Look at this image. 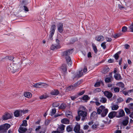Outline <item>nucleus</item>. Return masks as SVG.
<instances>
[{"label": "nucleus", "instance_id": "obj_1", "mask_svg": "<svg viewBox=\"0 0 133 133\" xmlns=\"http://www.w3.org/2000/svg\"><path fill=\"white\" fill-rule=\"evenodd\" d=\"M74 49H70L62 52V55L65 57L67 64L69 66H71L72 62L69 55L72 53L74 51Z\"/></svg>", "mask_w": 133, "mask_h": 133}, {"label": "nucleus", "instance_id": "obj_2", "mask_svg": "<svg viewBox=\"0 0 133 133\" xmlns=\"http://www.w3.org/2000/svg\"><path fill=\"white\" fill-rule=\"evenodd\" d=\"M97 113L98 114H101V116L102 117H104L106 116L108 112V110L107 109L105 108L104 106L101 105L97 109Z\"/></svg>", "mask_w": 133, "mask_h": 133}, {"label": "nucleus", "instance_id": "obj_3", "mask_svg": "<svg viewBox=\"0 0 133 133\" xmlns=\"http://www.w3.org/2000/svg\"><path fill=\"white\" fill-rule=\"evenodd\" d=\"M10 127L9 124L6 123L0 126V133L6 132L8 129Z\"/></svg>", "mask_w": 133, "mask_h": 133}, {"label": "nucleus", "instance_id": "obj_4", "mask_svg": "<svg viewBox=\"0 0 133 133\" xmlns=\"http://www.w3.org/2000/svg\"><path fill=\"white\" fill-rule=\"evenodd\" d=\"M28 4L26 0H22V3L19 5V7L20 8H23V10L26 12H28L29 10L28 7L25 5Z\"/></svg>", "mask_w": 133, "mask_h": 133}, {"label": "nucleus", "instance_id": "obj_5", "mask_svg": "<svg viewBox=\"0 0 133 133\" xmlns=\"http://www.w3.org/2000/svg\"><path fill=\"white\" fill-rule=\"evenodd\" d=\"M78 114L82 117L81 120L84 121L87 119V112L82 110H79L78 112Z\"/></svg>", "mask_w": 133, "mask_h": 133}, {"label": "nucleus", "instance_id": "obj_6", "mask_svg": "<svg viewBox=\"0 0 133 133\" xmlns=\"http://www.w3.org/2000/svg\"><path fill=\"white\" fill-rule=\"evenodd\" d=\"M21 64L22 63H17L15 64L12 63V65L10 66L14 68V69L15 70V72L18 69L21 67Z\"/></svg>", "mask_w": 133, "mask_h": 133}, {"label": "nucleus", "instance_id": "obj_7", "mask_svg": "<svg viewBox=\"0 0 133 133\" xmlns=\"http://www.w3.org/2000/svg\"><path fill=\"white\" fill-rule=\"evenodd\" d=\"M63 24L62 23H59L57 25L58 30L60 33H62L63 32Z\"/></svg>", "mask_w": 133, "mask_h": 133}, {"label": "nucleus", "instance_id": "obj_8", "mask_svg": "<svg viewBox=\"0 0 133 133\" xmlns=\"http://www.w3.org/2000/svg\"><path fill=\"white\" fill-rule=\"evenodd\" d=\"M83 74L82 72V71H79L77 72L76 75H74L72 77L73 79H74L75 78H78L81 77L83 75Z\"/></svg>", "mask_w": 133, "mask_h": 133}, {"label": "nucleus", "instance_id": "obj_9", "mask_svg": "<svg viewBox=\"0 0 133 133\" xmlns=\"http://www.w3.org/2000/svg\"><path fill=\"white\" fill-rule=\"evenodd\" d=\"M61 68L62 71L64 72V76H65L67 70L66 65L65 64H63L61 66Z\"/></svg>", "mask_w": 133, "mask_h": 133}, {"label": "nucleus", "instance_id": "obj_10", "mask_svg": "<svg viewBox=\"0 0 133 133\" xmlns=\"http://www.w3.org/2000/svg\"><path fill=\"white\" fill-rule=\"evenodd\" d=\"M11 117L10 114L9 113H6L2 116V119L4 120H6L8 119H10Z\"/></svg>", "mask_w": 133, "mask_h": 133}, {"label": "nucleus", "instance_id": "obj_11", "mask_svg": "<svg viewBox=\"0 0 133 133\" xmlns=\"http://www.w3.org/2000/svg\"><path fill=\"white\" fill-rule=\"evenodd\" d=\"M61 46L60 45H57L56 44H52L51 46L50 49L51 50H56L60 48Z\"/></svg>", "mask_w": 133, "mask_h": 133}, {"label": "nucleus", "instance_id": "obj_12", "mask_svg": "<svg viewBox=\"0 0 133 133\" xmlns=\"http://www.w3.org/2000/svg\"><path fill=\"white\" fill-rule=\"evenodd\" d=\"M104 95L107 97L108 98H111L113 94L111 92L108 91H105L104 92Z\"/></svg>", "mask_w": 133, "mask_h": 133}, {"label": "nucleus", "instance_id": "obj_13", "mask_svg": "<svg viewBox=\"0 0 133 133\" xmlns=\"http://www.w3.org/2000/svg\"><path fill=\"white\" fill-rule=\"evenodd\" d=\"M125 112L122 110H120L118 112V115L116 116V117L119 118L122 117L125 115Z\"/></svg>", "mask_w": 133, "mask_h": 133}, {"label": "nucleus", "instance_id": "obj_14", "mask_svg": "<svg viewBox=\"0 0 133 133\" xmlns=\"http://www.w3.org/2000/svg\"><path fill=\"white\" fill-rule=\"evenodd\" d=\"M27 130L26 128L21 126L18 129V131L20 133H24Z\"/></svg>", "mask_w": 133, "mask_h": 133}, {"label": "nucleus", "instance_id": "obj_15", "mask_svg": "<svg viewBox=\"0 0 133 133\" xmlns=\"http://www.w3.org/2000/svg\"><path fill=\"white\" fill-rule=\"evenodd\" d=\"M117 112L113 111L109 113L108 115L109 117L110 118H112L114 117L116 115Z\"/></svg>", "mask_w": 133, "mask_h": 133}, {"label": "nucleus", "instance_id": "obj_16", "mask_svg": "<svg viewBox=\"0 0 133 133\" xmlns=\"http://www.w3.org/2000/svg\"><path fill=\"white\" fill-rule=\"evenodd\" d=\"M22 111L21 110H16L14 112V115L16 117H18L19 115L21 116Z\"/></svg>", "mask_w": 133, "mask_h": 133}, {"label": "nucleus", "instance_id": "obj_17", "mask_svg": "<svg viewBox=\"0 0 133 133\" xmlns=\"http://www.w3.org/2000/svg\"><path fill=\"white\" fill-rule=\"evenodd\" d=\"M114 77L117 80H121L122 79L120 74L118 73H117L115 74Z\"/></svg>", "mask_w": 133, "mask_h": 133}, {"label": "nucleus", "instance_id": "obj_18", "mask_svg": "<svg viewBox=\"0 0 133 133\" xmlns=\"http://www.w3.org/2000/svg\"><path fill=\"white\" fill-rule=\"evenodd\" d=\"M12 65V64H11L9 65H8L7 67L8 70L9 71H11L13 73L15 72V70L14 69V68L11 67V65Z\"/></svg>", "mask_w": 133, "mask_h": 133}, {"label": "nucleus", "instance_id": "obj_19", "mask_svg": "<svg viewBox=\"0 0 133 133\" xmlns=\"http://www.w3.org/2000/svg\"><path fill=\"white\" fill-rule=\"evenodd\" d=\"M104 39V37L102 36H99L96 37L95 39L97 41L101 42L103 41Z\"/></svg>", "mask_w": 133, "mask_h": 133}, {"label": "nucleus", "instance_id": "obj_20", "mask_svg": "<svg viewBox=\"0 0 133 133\" xmlns=\"http://www.w3.org/2000/svg\"><path fill=\"white\" fill-rule=\"evenodd\" d=\"M125 119L123 120L122 122L123 124L125 126L127 125L128 124L129 118L128 117H125Z\"/></svg>", "mask_w": 133, "mask_h": 133}, {"label": "nucleus", "instance_id": "obj_21", "mask_svg": "<svg viewBox=\"0 0 133 133\" xmlns=\"http://www.w3.org/2000/svg\"><path fill=\"white\" fill-rule=\"evenodd\" d=\"M80 125L79 124H77L76 125L74 129V130L75 132L78 131L80 130Z\"/></svg>", "mask_w": 133, "mask_h": 133}, {"label": "nucleus", "instance_id": "obj_22", "mask_svg": "<svg viewBox=\"0 0 133 133\" xmlns=\"http://www.w3.org/2000/svg\"><path fill=\"white\" fill-rule=\"evenodd\" d=\"M59 93V91L57 90H52L51 92V94L52 95H58Z\"/></svg>", "mask_w": 133, "mask_h": 133}, {"label": "nucleus", "instance_id": "obj_23", "mask_svg": "<svg viewBox=\"0 0 133 133\" xmlns=\"http://www.w3.org/2000/svg\"><path fill=\"white\" fill-rule=\"evenodd\" d=\"M56 29V26L55 25H53L51 26L50 33L54 34L55 30Z\"/></svg>", "mask_w": 133, "mask_h": 133}, {"label": "nucleus", "instance_id": "obj_24", "mask_svg": "<svg viewBox=\"0 0 133 133\" xmlns=\"http://www.w3.org/2000/svg\"><path fill=\"white\" fill-rule=\"evenodd\" d=\"M61 122L62 123L69 124V121L67 118H64L61 120Z\"/></svg>", "mask_w": 133, "mask_h": 133}, {"label": "nucleus", "instance_id": "obj_25", "mask_svg": "<svg viewBox=\"0 0 133 133\" xmlns=\"http://www.w3.org/2000/svg\"><path fill=\"white\" fill-rule=\"evenodd\" d=\"M97 116V113L96 112H93L91 114L90 118L91 119H93L95 118Z\"/></svg>", "mask_w": 133, "mask_h": 133}, {"label": "nucleus", "instance_id": "obj_26", "mask_svg": "<svg viewBox=\"0 0 133 133\" xmlns=\"http://www.w3.org/2000/svg\"><path fill=\"white\" fill-rule=\"evenodd\" d=\"M66 116L67 117L70 118H72L71 112L69 111L66 112Z\"/></svg>", "mask_w": 133, "mask_h": 133}, {"label": "nucleus", "instance_id": "obj_27", "mask_svg": "<svg viewBox=\"0 0 133 133\" xmlns=\"http://www.w3.org/2000/svg\"><path fill=\"white\" fill-rule=\"evenodd\" d=\"M24 96L27 98H30L32 96V94L29 92H26L24 94Z\"/></svg>", "mask_w": 133, "mask_h": 133}, {"label": "nucleus", "instance_id": "obj_28", "mask_svg": "<svg viewBox=\"0 0 133 133\" xmlns=\"http://www.w3.org/2000/svg\"><path fill=\"white\" fill-rule=\"evenodd\" d=\"M66 107V104L64 103H63L59 107V109L62 110H64L65 108Z\"/></svg>", "mask_w": 133, "mask_h": 133}, {"label": "nucleus", "instance_id": "obj_29", "mask_svg": "<svg viewBox=\"0 0 133 133\" xmlns=\"http://www.w3.org/2000/svg\"><path fill=\"white\" fill-rule=\"evenodd\" d=\"M107 101V99L105 97H102L101 98L100 101L103 103H105Z\"/></svg>", "mask_w": 133, "mask_h": 133}, {"label": "nucleus", "instance_id": "obj_30", "mask_svg": "<svg viewBox=\"0 0 133 133\" xmlns=\"http://www.w3.org/2000/svg\"><path fill=\"white\" fill-rule=\"evenodd\" d=\"M109 70L110 69L109 68H105L103 69L102 72L103 73L105 74L107 73L108 72H109Z\"/></svg>", "mask_w": 133, "mask_h": 133}, {"label": "nucleus", "instance_id": "obj_31", "mask_svg": "<svg viewBox=\"0 0 133 133\" xmlns=\"http://www.w3.org/2000/svg\"><path fill=\"white\" fill-rule=\"evenodd\" d=\"M119 108L118 106L117 105H113L112 106L111 109L112 110H117Z\"/></svg>", "mask_w": 133, "mask_h": 133}, {"label": "nucleus", "instance_id": "obj_32", "mask_svg": "<svg viewBox=\"0 0 133 133\" xmlns=\"http://www.w3.org/2000/svg\"><path fill=\"white\" fill-rule=\"evenodd\" d=\"M74 88V86H69L66 88V92H68V91H71Z\"/></svg>", "mask_w": 133, "mask_h": 133}, {"label": "nucleus", "instance_id": "obj_33", "mask_svg": "<svg viewBox=\"0 0 133 133\" xmlns=\"http://www.w3.org/2000/svg\"><path fill=\"white\" fill-rule=\"evenodd\" d=\"M73 128L72 126L70 125L68 126L66 128V130L68 132L71 131L72 130Z\"/></svg>", "mask_w": 133, "mask_h": 133}, {"label": "nucleus", "instance_id": "obj_34", "mask_svg": "<svg viewBox=\"0 0 133 133\" xmlns=\"http://www.w3.org/2000/svg\"><path fill=\"white\" fill-rule=\"evenodd\" d=\"M33 87L36 88H41V83H36L33 85Z\"/></svg>", "mask_w": 133, "mask_h": 133}, {"label": "nucleus", "instance_id": "obj_35", "mask_svg": "<svg viewBox=\"0 0 133 133\" xmlns=\"http://www.w3.org/2000/svg\"><path fill=\"white\" fill-rule=\"evenodd\" d=\"M117 86L122 88H124V83L122 82H120L118 83L117 84Z\"/></svg>", "mask_w": 133, "mask_h": 133}, {"label": "nucleus", "instance_id": "obj_36", "mask_svg": "<svg viewBox=\"0 0 133 133\" xmlns=\"http://www.w3.org/2000/svg\"><path fill=\"white\" fill-rule=\"evenodd\" d=\"M41 88H46L49 86L47 84L43 83H41Z\"/></svg>", "mask_w": 133, "mask_h": 133}, {"label": "nucleus", "instance_id": "obj_37", "mask_svg": "<svg viewBox=\"0 0 133 133\" xmlns=\"http://www.w3.org/2000/svg\"><path fill=\"white\" fill-rule=\"evenodd\" d=\"M92 46L93 49H94L95 52V53H96L97 52V51L96 47V46L94 44H92Z\"/></svg>", "mask_w": 133, "mask_h": 133}, {"label": "nucleus", "instance_id": "obj_38", "mask_svg": "<svg viewBox=\"0 0 133 133\" xmlns=\"http://www.w3.org/2000/svg\"><path fill=\"white\" fill-rule=\"evenodd\" d=\"M52 111L51 112L50 115L51 116H52L56 113V110L55 108H54L52 109Z\"/></svg>", "mask_w": 133, "mask_h": 133}, {"label": "nucleus", "instance_id": "obj_39", "mask_svg": "<svg viewBox=\"0 0 133 133\" xmlns=\"http://www.w3.org/2000/svg\"><path fill=\"white\" fill-rule=\"evenodd\" d=\"M22 126L26 127L27 125V121L26 120H24L23 121V123L21 125Z\"/></svg>", "mask_w": 133, "mask_h": 133}, {"label": "nucleus", "instance_id": "obj_40", "mask_svg": "<svg viewBox=\"0 0 133 133\" xmlns=\"http://www.w3.org/2000/svg\"><path fill=\"white\" fill-rule=\"evenodd\" d=\"M101 83L103 85H104V84L103 82L101 81V82H98L96 83L94 85V86L96 87H98V86H99L100 85V84Z\"/></svg>", "mask_w": 133, "mask_h": 133}, {"label": "nucleus", "instance_id": "obj_41", "mask_svg": "<svg viewBox=\"0 0 133 133\" xmlns=\"http://www.w3.org/2000/svg\"><path fill=\"white\" fill-rule=\"evenodd\" d=\"M65 127V126L64 125L62 124L59 126L58 128L61 130V131H63Z\"/></svg>", "mask_w": 133, "mask_h": 133}, {"label": "nucleus", "instance_id": "obj_42", "mask_svg": "<svg viewBox=\"0 0 133 133\" xmlns=\"http://www.w3.org/2000/svg\"><path fill=\"white\" fill-rule=\"evenodd\" d=\"M53 107H58L59 105V104L57 102L53 103L52 104Z\"/></svg>", "mask_w": 133, "mask_h": 133}, {"label": "nucleus", "instance_id": "obj_43", "mask_svg": "<svg viewBox=\"0 0 133 133\" xmlns=\"http://www.w3.org/2000/svg\"><path fill=\"white\" fill-rule=\"evenodd\" d=\"M82 98L83 100H88L89 99V98L88 96L85 95Z\"/></svg>", "mask_w": 133, "mask_h": 133}, {"label": "nucleus", "instance_id": "obj_44", "mask_svg": "<svg viewBox=\"0 0 133 133\" xmlns=\"http://www.w3.org/2000/svg\"><path fill=\"white\" fill-rule=\"evenodd\" d=\"M122 34L121 33H118L116 34L114 36V37L115 38H117L118 37H119L121 35H122Z\"/></svg>", "mask_w": 133, "mask_h": 133}, {"label": "nucleus", "instance_id": "obj_45", "mask_svg": "<svg viewBox=\"0 0 133 133\" xmlns=\"http://www.w3.org/2000/svg\"><path fill=\"white\" fill-rule=\"evenodd\" d=\"M106 42H104L102 43L101 45V46L104 49L106 48Z\"/></svg>", "mask_w": 133, "mask_h": 133}, {"label": "nucleus", "instance_id": "obj_46", "mask_svg": "<svg viewBox=\"0 0 133 133\" xmlns=\"http://www.w3.org/2000/svg\"><path fill=\"white\" fill-rule=\"evenodd\" d=\"M111 78L110 77L107 78L105 79V81L106 83H109L111 81Z\"/></svg>", "mask_w": 133, "mask_h": 133}, {"label": "nucleus", "instance_id": "obj_47", "mask_svg": "<svg viewBox=\"0 0 133 133\" xmlns=\"http://www.w3.org/2000/svg\"><path fill=\"white\" fill-rule=\"evenodd\" d=\"M98 124H94L91 126V128L93 129H95L98 126Z\"/></svg>", "mask_w": 133, "mask_h": 133}, {"label": "nucleus", "instance_id": "obj_48", "mask_svg": "<svg viewBox=\"0 0 133 133\" xmlns=\"http://www.w3.org/2000/svg\"><path fill=\"white\" fill-rule=\"evenodd\" d=\"M129 28L130 29V31L133 32V23H132L129 27Z\"/></svg>", "mask_w": 133, "mask_h": 133}, {"label": "nucleus", "instance_id": "obj_49", "mask_svg": "<svg viewBox=\"0 0 133 133\" xmlns=\"http://www.w3.org/2000/svg\"><path fill=\"white\" fill-rule=\"evenodd\" d=\"M114 90L115 92H118L119 91V89L118 87H115L114 89Z\"/></svg>", "mask_w": 133, "mask_h": 133}, {"label": "nucleus", "instance_id": "obj_50", "mask_svg": "<svg viewBox=\"0 0 133 133\" xmlns=\"http://www.w3.org/2000/svg\"><path fill=\"white\" fill-rule=\"evenodd\" d=\"M5 58L6 59H8L10 61H12L14 57L13 56H8L6 57Z\"/></svg>", "mask_w": 133, "mask_h": 133}, {"label": "nucleus", "instance_id": "obj_51", "mask_svg": "<svg viewBox=\"0 0 133 133\" xmlns=\"http://www.w3.org/2000/svg\"><path fill=\"white\" fill-rule=\"evenodd\" d=\"M81 83V81H79L76 83V84H75L74 87H77L78 86L80 85Z\"/></svg>", "mask_w": 133, "mask_h": 133}, {"label": "nucleus", "instance_id": "obj_52", "mask_svg": "<svg viewBox=\"0 0 133 133\" xmlns=\"http://www.w3.org/2000/svg\"><path fill=\"white\" fill-rule=\"evenodd\" d=\"M127 30V27L124 26H123L122 28V31L123 32H125Z\"/></svg>", "mask_w": 133, "mask_h": 133}, {"label": "nucleus", "instance_id": "obj_53", "mask_svg": "<svg viewBox=\"0 0 133 133\" xmlns=\"http://www.w3.org/2000/svg\"><path fill=\"white\" fill-rule=\"evenodd\" d=\"M125 110L127 114H129L130 113V109L128 108H125Z\"/></svg>", "mask_w": 133, "mask_h": 133}, {"label": "nucleus", "instance_id": "obj_54", "mask_svg": "<svg viewBox=\"0 0 133 133\" xmlns=\"http://www.w3.org/2000/svg\"><path fill=\"white\" fill-rule=\"evenodd\" d=\"M85 92L84 91H82L79 92L77 94V95H78L77 96H81L83 94H84Z\"/></svg>", "mask_w": 133, "mask_h": 133}, {"label": "nucleus", "instance_id": "obj_55", "mask_svg": "<svg viewBox=\"0 0 133 133\" xmlns=\"http://www.w3.org/2000/svg\"><path fill=\"white\" fill-rule=\"evenodd\" d=\"M51 120H50L49 119H47V120H46L45 121V124L46 125H48L50 123V122Z\"/></svg>", "mask_w": 133, "mask_h": 133}, {"label": "nucleus", "instance_id": "obj_56", "mask_svg": "<svg viewBox=\"0 0 133 133\" xmlns=\"http://www.w3.org/2000/svg\"><path fill=\"white\" fill-rule=\"evenodd\" d=\"M105 39H106L107 41L108 42H110L112 40V39L111 38H109L108 37H106Z\"/></svg>", "mask_w": 133, "mask_h": 133}, {"label": "nucleus", "instance_id": "obj_57", "mask_svg": "<svg viewBox=\"0 0 133 133\" xmlns=\"http://www.w3.org/2000/svg\"><path fill=\"white\" fill-rule=\"evenodd\" d=\"M81 118L80 116H79L78 115L76 116V120L77 121H79Z\"/></svg>", "mask_w": 133, "mask_h": 133}, {"label": "nucleus", "instance_id": "obj_58", "mask_svg": "<svg viewBox=\"0 0 133 133\" xmlns=\"http://www.w3.org/2000/svg\"><path fill=\"white\" fill-rule=\"evenodd\" d=\"M22 111V113H23V114H25L26 113H27L28 112L29 110H21Z\"/></svg>", "mask_w": 133, "mask_h": 133}, {"label": "nucleus", "instance_id": "obj_59", "mask_svg": "<svg viewBox=\"0 0 133 133\" xmlns=\"http://www.w3.org/2000/svg\"><path fill=\"white\" fill-rule=\"evenodd\" d=\"M78 97V96L76 95L75 96H72L71 97V99L73 100H74L77 97Z\"/></svg>", "mask_w": 133, "mask_h": 133}, {"label": "nucleus", "instance_id": "obj_60", "mask_svg": "<svg viewBox=\"0 0 133 133\" xmlns=\"http://www.w3.org/2000/svg\"><path fill=\"white\" fill-rule=\"evenodd\" d=\"M132 100V98H128L126 100V103H128L130 101Z\"/></svg>", "mask_w": 133, "mask_h": 133}, {"label": "nucleus", "instance_id": "obj_61", "mask_svg": "<svg viewBox=\"0 0 133 133\" xmlns=\"http://www.w3.org/2000/svg\"><path fill=\"white\" fill-rule=\"evenodd\" d=\"M114 57L115 59L117 60L119 58V56L118 54H116L114 55Z\"/></svg>", "mask_w": 133, "mask_h": 133}, {"label": "nucleus", "instance_id": "obj_62", "mask_svg": "<svg viewBox=\"0 0 133 133\" xmlns=\"http://www.w3.org/2000/svg\"><path fill=\"white\" fill-rule=\"evenodd\" d=\"M54 35V34H52L50 33V35L49 38L50 39V40H52V36L53 35Z\"/></svg>", "mask_w": 133, "mask_h": 133}, {"label": "nucleus", "instance_id": "obj_63", "mask_svg": "<svg viewBox=\"0 0 133 133\" xmlns=\"http://www.w3.org/2000/svg\"><path fill=\"white\" fill-rule=\"evenodd\" d=\"M133 106V103H131L129 104L128 105V107H129V108H132L133 107H132Z\"/></svg>", "mask_w": 133, "mask_h": 133}, {"label": "nucleus", "instance_id": "obj_64", "mask_svg": "<svg viewBox=\"0 0 133 133\" xmlns=\"http://www.w3.org/2000/svg\"><path fill=\"white\" fill-rule=\"evenodd\" d=\"M75 133H84V132L82 130H80L78 132H76Z\"/></svg>", "mask_w": 133, "mask_h": 133}]
</instances>
